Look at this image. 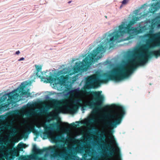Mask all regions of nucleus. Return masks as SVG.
<instances>
[{
	"instance_id": "f257e3e1",
	"label": "nucleus",
	"mask_w": 160,
	"mask_h": 160,
	"mask_svg": "<svg viewBox=\"0 0 160 160\" xmlns=\"http://www.w3.org/2000/svg\"><path fill=\"white\" fill-rule=\"evenodd\" d=\"M139 19V18L136 17L132 18L128 24L122 22L119 26L118 30L113 32L107 33L105 34L104 40L98 45V47L93 51L92 52L88 54L83 60L82 62L76 63L75 67L73 68L74 72L83 71L85 68L95 61L94 58L97 55L96 61L102 57V54L104 52L106 48L109 46L112 48L111 45L113 42L124 34L128 33L129 34L126 40H128L134 38L135 34L148 32L145 36L149 38V42L151 45L144 46L137 48L132 52H128L132 58L128 60V63L130 65L128 68L124 67H118L112 69L109 73H104L102 76L105 78L101 81L103 82H107L109 80H113L116 82L121 81L128 77L133 70L138 66L144 65L148 61V58L152 56H154L156 58L160 57V32L154 33V28L156 27H159L160 24L158 21L154 22L152 20L150 25H147L140 27L139 29L132 27L136 22Z\"/></svg>"
},
{
	"instance_id": "f03ea898",
	"label": "nucleus",
	"mask_w": 160,
	"mask_h": 160,
	"mask_svg": "<svg viewBox=\"0 0 160 160\" xmlns=\"http://www.w3.org/2000/svg\"><path fill=\"white\" fill-rule=\"evenodd\" d=\"M99 76L97 74L93 75L86 79L85 85L81 90L75 89L69 92L70 94L72 96L75 94L79 93L81 95L90 94L94 97L92 100L84 102L82 107V109H84V107H88L90 108H93L92 113H96L101 109L104 100L103 96L101 95L99 91L87 92V90L98 88L99 85Z\"/></svg>"
},
{
	"instance_id": "7ed1b4c3",
	"label": "nucleus",
	"mask_w": 160,
	"mask_h": 160,
	"mask_svg": "<svg viewBox=\"0 0 160 160\" xmlns=\"http://www.w3.org/2000/svg\"><path fill=\"white\" fill-rule=\"evenodd\" d=\"M59 146L45 148L42 149L33 147L32 154L30 155L32 160H79V158L72 152H57Z\"/></svg>"
},
{
	"instance_id": "20e7f679",
	"label": "nucleus",
	"mask_w": 160,
	"mask_h": 160,
	"mask_svg": "<svg viewBox=\"0 0 160 160\" xmlns=\"http://www.w3.org/2000/svg\"><path fill=\"white\" fill-rule=\"evenodd\" d=\"M25 85L22 83L19 87L16 89L7 94L3 95L0 98V102H3L7 99L9 104L13 102L14 101H17L19 96V93H21L22 95L27 96V97H30L31 93L24 90Z\"/></svg>"
},
{
	"instance_id": "39448f33",
	"label": "nucleus",
	"mask_w": 160,
	"mask_h": 160,
	"mask_svg": "<svg viewBox=\"0 0 160 160\" xmlns=\"http://www.w3.org/2000/svg\"><path fill=\"white\" fill-rule=\"evenodd\" d=\"M115 107L119 112L112 115H108V116L113 120L114 121H106L104 123V125L106 127L111 128H116L117 125L121 123L122 118L125 114V110L122 106L119 105H116Z\"/></svg>"
},
{
	"instance_id": "423d86ee",
	"label": "nucleus",
	"mask_w": 160,
	"mask_h": 160,
	"mask_svg": "<svg viewBox=\"0 0 160 160\" xmlns=\"http://www.w3.org/2000/svg\"><path fill=\"white\" fill-rule=\"evenodd\" d=\"M42 126L44 129L43 134L44 136H47L48 137L52 136L53 134V132L52 130V129L56 127L57 128V129L58 130L60 128V124L58 123L49 124L48 127L47 126L45 123H44Z\"/></svg>"
},
{
	"instance_id": "0eeeda50",
	"label": "nucleus",
	"mask_w": 160,
	"mask_h": 160,
	"mask_svg": "<svg viewBox=\"0 0 160 160\" xmlns=\"http://www.w3.org/2000/svg\"><path fill=\"white\" fill-rule=\"evenodd\" d=\"M6 154L4 157L6 160H12L15 157L18 156L19 154V151L16 149H9L5 152Z\"/></svg>"
},
{
	"instance_id": "6e6552de",
	"label": "nucleus",
	"mask_w": 160,
	"mask_h": 160,
	"mask_svg": "<svg viewBox=\"0 0 160 160\" xmlns=\"http://www.w3.org/2000/svg\"><path fill=\"white\" fill-rule=\"evenodd\" d=\"M73 102L75 104L74 106L71 107H68L67 108V110L71 113L75 112L78 110L79 107L82 106L83 100L81 99H77L75 100Z\"/></svg>"
},
{
	"instance_id": "1a4fd4ad",
	"label": "nucleus",
	"mask_w": 160,
	"mask_h": 160,
	"mask_svg": "<svg viewBox=\"0 0 160 160\" xmlns=\"http://www.w3.org/2000/svg\"><path fill=\"white\" fill-rule=\"evenodd\" d=\"M28 128L29 129V130L28 129H26L25 131V133L29 134L31 132H32L37 136H38L39 135V132L38 130L35 129L34 125L29 126Z\"/></svg>"
},
{
	"instance_id": "9d476101",
	"label": "nucleus",
	"mask_w": 160,
	"mask_h": 160,
	"mask_svg": "<svg viewBox=\"0 0 160 160\" xmlns=\"http://www.w3.org/2000/svg\"><path fill=\"white\" fill-rule=\"evenodd\" d=\"M60 138H61V142H62L63 143H65L66 141V140L63 137L61 136L52 137L51 138V139L53 142L56 143L57 142L58 140L60 139Z\"/></svg>"
},
{
	"instance_id": "9b49d317",
	"label": "nucleus",
	"mask_w": 160,
	"mask_h": 160,
	"mask_svg": "<svg viewBox=\"0 0 160 160\" xmlns=\"http://www.w3.org/2000/svg\"><path fill=\"white\" fill-rule=\"evenodd\" d=\"M160 8V3L157 1L155 3H153L151 5V12H154Z\"/></svg>"
},
{
	"instance_id": "f8f14e48",
	"label": "nucleus",
	"mask_w": 160,
	"mask_h": 160,
	"mask_svg": "<svg viewBox=\"0 0 160 160\" xmlns=\"http://www.w3.org/2000/svg\"><path fill=\"white\" fill-rule=\"evenodd\" d=\"M106 146L108 148L111 149V150L108 153V156L109 157H112L115 154V150L114 148L108 144H107Z\"/></svg>"
},
{
	"instance_id": "ddd939ff",
	"label": "nucleus",
	"mask_w": 160,
	"mask_h": 160,
	"mask_svg": "<svg viewBox=\"0 0 160 160\" xmlns=\"http://www.w3.org/2000/svg\"><path fill=\"white\" fill-rule=\"evenodd\" d=\"M3 146H2L0 147V160H5L6 159V157H4L5 155L6 154L3 150Z\"/></svg>"
},
{
	"instance_id": "4468645a",
	"label": "nucleus",
	"mask_w": 160,
	"mask_h": 160,
	"mask_svg": "<svg viewBox=\"0 0 160 160\" xmlns=\"http://www.w3.org/2000/svg\"><path fill=\"white\" fill-rule=\"evenodd\" d=\"M59 78L56 77L54 78L51 76H50L48 78H47V79L49 83H52L54 81H55L57 80Z\"/></svg>"
},
{
	"instance_id": "2eb2a0df",
	"label": "nucleus",
	"mask_w": 160,
	"mask_h": 160,
	"mask_svg": "<svg viewBox=\"0 0 160 160\" xmlns=\"http://www.w3.org/2000/svg\"><path fill=\"white\" fill-rule=\"evenodd\" d=\"M18 160H32L30 155L27 156H21L19 157Z\"/></svg>"
},
{
	"instance_id": "dca6fc26",
	"label": "nucleus",
	"mask_w": 160,
	"mask_h": 160,
	"mask_svg": "<svg viewBox=\"0 0 160 160\" xmlns=\"http://www.w3.org/2000/svg\"><path fill=\"white\" fill-rule=\"evenodd\" d=\"M76 123H78V124H79L80 123V121H77L75 122ZM64 124L65 125H69L70 126L72 127L73 128H76L77 126H79L78 124H75L74 122H73L70 124H69L67 122H65L64 123Z\"/></svg>"
},
{
	"instance_id": "f3484780",
	"label": "nucleus",
	"mask_w": 160,
	"mask_h": 160,
	"mask_svg": "<svg viewBox=\"0 0 160 160\" xmlns=\"http://www.w3.org/2000/svg\"><path fill=\"white\" fill-rule=\"evenodd\" d=\"M2 102H0V113H2V112H4L6 110V105H3Z\"/></svg>"
},
{
	"instance_id": "a211bd4d",
	"label": "nucleus",
	"mask_w": 160,
	"mask_h": 160,
	"mask_svg": "<svg viewBox=\"0 0 160 160\" xmlns=\"http://www.w3.org/2000/svg\"><path fill=\"white\" fill-rule=\"evenodd\" d=\"M35 67L36 69V71L37 72H36V75L38 77H40V76H39V75L38 74V73L42 69V67L41 66H38L37 65H35Z\"/></svg>"
},
{
	"instance_id": "6ab92c4d",
	"label": "nucleus",
	"mask_w": 160,
	"mask_h": 160,
	"mask_svg": "<svg viewBox=\"0 0 160 160\" xmlns=\"http://www.w3.org/2000/svg\"><path fill=\"white\" fill-rule=\"evenodd\" d=\"M26 145L25 144L20 143L18 145V147L20 151H22L23 148H25Z\"/></svg>"
},
{
	"instance_id": "aec40b11",
	"label": "nucleus",
	"mask_w": 160,
	"mask_h": 160,
	"mask_svg": "<svg viewBox=\"0 0 160 160\" xmlns=\"http://www.w3.org/2000/svg\"><path fill=\"white\" fill-rule=\"evenodd\" d=\"M6 118V116L5 115H1L0 116V121H3Z\"/></svg>"
},
{
	"instance_id": "412c9836",
	"label": "nucleus",
	"mask_w": 160,
	"mask_h": 160,
	"mask_svg": "<svg viewBox=\"0 0 160 160\" xmlns=\"http://www.w3.org/2000/svg\"><path fill=\"white\" fill-rule=\"evenodd\" d=\"M32 115V113L30 112H27L26 114V115L27 117H31Z\"/></svg>"
},
{
	"instance_id": "4be33fe9",
	"label": "nucleus",
	"mask_w": 160,
	"mask_h": 160,
	"mask_svg": "<svg viewBox=\"0 0 160 160\" xmlns=\"http://www.w3.org/2000/svg\"><path fill=\"white\" fill-rule=\"evenodd\" d=\"M67 103H68V101L66 100H63L61 102V104L62 105H66Z\"/></svg>"
},
{
	"instance_id": "5701e85b",
	"label": "nucleus",
	"mask_w": 160,
	"mask_h": 160,
	"mask_svg": "<svg viewBox=\"0 0 160 160\" xmlns=\"http://www.w3.org/2000/svg\"><path fill=\"white\" fill-rule=\"evenodd\" d=\"M4 128H7L11 129L12 127L10 125L6 124L4 126Z\"/></svg>"
},
{
	"instance_id": "b1692460",
	"label": "nucleus",
	"mask_w": 160,
	"mask_h": 160,
	"mask_svg": "<svg viewBox=\"0 0 160 160\" xmlns=\"http://www.w3.org/2000/svg\"><path fill=\"white\" fill-rule=\"evenodd\" d=\"M116 151L117 153H118L119 154H120V150L119 148L118 147L116 149Z\"/></svg>"
},
{
	"instance_id": "393cba45",
	"label": "nucleus",
	"mask_w": 160,
	"mask_h": 160,
	"mask_svg": "<svg viewBox=\"0 0 160 160\" xmlns=\"http://www.w3.org/2000/svg\"><path fill=\"white\" fill-rule=\"evenodd\" d=\"M129 0H123L122 2V4H126L128 2Z\"/></svg>"
},
{
	"instance_id": "a878e982",
	"label": "nucleus",
	"mask_w": 160,
	"mask_h": 160,
	"mask_svg": "<svg viewBox=\"0 0 160 160\" xmlns=\"http://www.w3.org/2000/svg\"><path fill=\"white\" fill-rule=\"evenodd\" d=\"M75 140L74 138H68V140L69 141H73Z\"/></svg>"
},
{
	"instance_id": "bb28decb",
	"label": "nucleus",
	"mask_w": 160,
	"mask_h": 160,
	"mask_svg": "<svg viewBox=\"0 0 160 160\" xmlns=\"http://www.w3.org/2000/svg\"><path fill=\"white\" fill-rule=\"evenodd\" d=\"M95 120H96V119L94 118H91L90 120V122H94L95 121Z\"/></svg>"
},
{
	"instance_id": "cd10ccee",
	"label": "nucleus",
	"mask_w": 160,
	"mask_h": 160,
	"mask_svg": "<svg viewBox=\"0 0 160 160\" xmlns=\"http://www.w3.org/2000/svg\"><path fill=\"white\" fill-rule=\"evenodd\" d=\"M24 59V58H21L19 59L18 60L19 61H21L22 60H23Z\"/></svg>"
},
{
	"instance_id": "c85d7f7f",
	"label": "nucleus",
	"mask_w": 160,
	"mask_h": 160,
	"mask_svg": "<svg viewBox=\"0 0 160 160\" xmlns=\"http://www.w3.org/2000/svg\"><path fill=\"white\" fill-rule=\"evenodd\" d=\"M20 53V52L19 51H18L16 52V54L18 55Z\"/></svg>"
},
{
	"instance_id": "c756f323",
	"label": "nucleus",
	"mask_w": 160,
	"mask_h": 160,
	"mask_svg": "<svg viewBox=\"0 0 160 160\" xmlns=\"http://www.w3.org/2000/svg\"><path fill=\"white\" fill-rule=\"evenodd\" d=\"M59 147L61 148H62L63 147V145H59Z\"/></svg>"
},
{
	"instance_id": "7c9ffc66",
	"label": "nucleus",
	"mask_w": 160,
	"mask_h": 160,
	"mask_svg": "<svg viewBox=\"0 0 160 160\" xmlns=\"http://www.w3.org/2000/svg\"><path fill=\"white\" fill-rule=\"evenodd\" d=\"M56 102L55 103V104L56 105H59V103L58 102V101H56Z\"/></svg>"
},
{
	"instance_id": "2f4dec72",
	"label": "nucleus",
	"mask_w": 160,
	"mask_h": 160,
	"mask_svg": "<svg viewBox=\"0 0 160 160\" xmlns=\"http://www.w3.org/2000/svg\"><path fill=\"white\" fill-rule=\"evenodd\" d=\"M40 127H41V126H40V125H39V124H38V125H37V127H38V128H40Z\"/></svg>"
},
{
	"instance_id": "473e14b6",
	"label": "nucleus",
	"mask_w": 160,
	"mask_h": 160,
	"mask_svg": "<svg viewBox=\"0 0 160 160\" xmlns=\"http://www.w3.org/2000/svg\"><path fill=\"white\" fill-rule=\"evenodd\" d=\"M71 2V1H70L68 2V3H70Z\"/></svg>"
},
{
	"instance_id": "72a5a7b5",
	"label": "nucleus",
	"mask_w": 160,
	"mask_h": 160,
	"mask_svg": "<svg viewBox=\"0 0 160 160\" xmlns=\"http://www.w3.org/2000/svg\"><path fill=\"white\" fill-rule=\"evenodd\" d=\"M58 107H56V109H58Z\"/></svg>"
},
{
	"instance_id": "f704fd0d",
	"label": "nucleus",
	"mask_w": 160,
	"mask_h": 160,
	"mask_svg": "<svg viewBox=\"0 0 160 160\" xmlns=\"http://www.w3.org/2000/svg\"><path fill=\"white\" fill-rule=\"evenodd\" d=\"M68 150H70L71 149L70 148H68Z\"/></svg>"
},
{
	"instance_id": "c9c22d12",
	"label": "nucleus",
	"mask_w": 160,
	"mask_h": 160,
	"mask_svg": "<svg viewBox=\"0 0 160 160\" xmlns=\"http://www.w3.org/2000/svg\"><path fill=\"white\" fill-rule=\"evenodd\" d=\"M105 17L106 18H107V16H105Z\"/></svg>"
},
{
	"instance_id": "e433bc0d",
	"label": "nucleus",
	"mask_w": 160,
	"mask_h": 160,
	"mask_svg": "<svg viewBox=\"0 0 160 160\" xmlns=\"http://www.w3.org/2000/svg\"><path fill=\"white\" fill-rule=\"evenodd\" d=\"M43 78H44V79L45 78H42V79H43Z\"/></svg>"
}]
</instances>
